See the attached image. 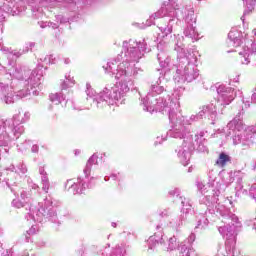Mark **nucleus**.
Masks as SVG:
<instances>
[{
    "mask_svg": "<svg viewBox=\"0 0 256 256\" xmlns=\"http://www.w3.org/2000/svg\"><path fill=\"white\" fill-rule=\"evenodd\" d=\"M43 74L37 70H27L21 66H11L0 82L1 101L13 105L17 99L39 95V85Z\"/></svg>",
    "mask_w": 256,
    "mask_h": 256,
    "instance_id": "1",
    "label": "nucleus"
},
{
    "mask_svg": "<svg viewBox=\"0 0 256 256\" xmlns=\"http://www.w3.org/2000/svg\"><path fill=\"white\" fill-rule=\"evenodd\" d=\"M145 53H147L145 39L140 42L133 39L125 40L122 44V52L103 65V69L115 79H126L135 85V79L143 73V69L135 66V63H139Z\"/></svg>",
    "mask_w": 256,
    "mask_h": 256,
    "instance_id": "2",
    "label": "nucleus"
},
{
    "mask_svg": "<svg viewBox=\"0 0 256 256\" xmlns=\"http://www.w3.org/2000/svg\"><path fill=\"white\" fill-rule=\"evenodd\" d=\"M175 102L171 103V107L168 111L169 121L171 123V129L169 130V137L173 139L185 138V141L195 138L191 132L187 129V125H193L195 121H201L203 117H208L212 125H215L217 120V106L213 103L204 105L201 107V111L198 114L191 115L190 117L181 115V90H174Z\"/></svg>",
    "mask_w": 256,
    "mask_h": 256,
    "instance_id": "3",
    "label": "nucleus"
},
{
    "mask_svg": "<svg viewBox=\"0 0 256 256\" xmlns=\"http://www.w3.org/2000/svg\"><path fill=\"white\" fill-rule=\"evenodd\" d=\"M181 4H179V0H168V2H164L162 7L154 14L150 16V18L146 21L147 27H151V25H155V19H164L167 25L159 27L161 33L158 35V39H162L158 43V51L157 59L160 64V67L163 69H167L171 63V58L167 55V52L163 50V45L167 43H171L169 37L173 33V28L181 25V18L179 14L181 13Z\"/></svg>",
    "mask_w": 256,
    "mask_h": 256,
    "instance_id": "4",
    "label": "nucleus"
},
{
    "mask_svg": "<svg viewBox=\"0 0 256 256\" xmlns=\"http://www.w3.org/2000/svg\"><path fill=\"white\" fill-rule=\"evenodd\" d=\"M184 37L174 35V50L177 52L175 83H193L199 78V68H197V55L193 50H185L183 44Z\"/></svg>",
    "mask_w": 256,
    "mask_h": 256,
    "instance_id": "5",
    "label": "nucleus"
},
{
    "mask_svg": "<svg viewBox=\"0 0 256 256\" xmlns=\"http://www.w3.org/2000/svg\"><path fill=\"white\" fill-rule=\"evenodd\" d=\"M117 81L116 85L112 88H104L102 91L97 93L90 83H86V95L87 101H92V107L97 109H103L108 105H114V103L123 105L125 103V97L131 88L133 87L132 82H129L125 78H115Z\"/></svg>",
    "mask_w": 256,
    "mask_h": 256,
    "instance_id": "6",
    "label": "nucleus"
},
{
    "mask_svg": "<svg viewBox=\"0 0 256 256\" xmlns=\"http://www.w3.org/2000/svg\"><path fill=\"white\" fill-rule=\"evenodd\" d=\"M167 83H169V78L167 77V73H165L151 85L147 96L141 99L143 111H147L148 113H153L155 111H159L160 113H169L171 104L175 103L176 97L174 96L175 92L172 96L166 95V98L160 96L161 93H165V91H167Z\"/></svg>",
    "mask_w": 256,
    "mask_h": 256,
    "instance_id": "7",
    "label": "nucleus"
},
{
    "mask_svg": "<svg viewBox=\"0 0 256 256\" xmlns=\"http://www.w3.org/2000/svg\"><path fill=\"white\" fill-rule=\"evenodd\" d=\"M224 224L218 227L220 235L226 239L225 244L217 243L214 249L215 254L212 256H236L239 255L237 250V235L243 229V223L239 220V216L232 215L230 222H223Z\"/></svg>",
    "mask_w": 256,
    "mask_h": 256,
    "instance_id": "8",
    "label": "nucleus"
},
{
    "mask_svg": "<svg viewBox=\"0 0 256 256\" xmlns=\"http://www.w3.org/2000/svg\"><path fill=\"white\" fill-rule=\"evenodd\" d=\"M226 137H232L233 145H242L243 149H249L256 145V126L245 129L241 115L236 116L224 128Z\"/></svg>",
    "mask_w": 256,
    "mask_h": 256,
    "instance_id": "9",
    "label": "nucleus"
},
{
    "mask_svg": "<svg viewBox=\"0 0 256 256\" xmlns=\"http://www.w3.org/2000/svg\"><path fill=\"white\" fill-rule=\"evenodd\" d=\"M254 41L249 39H241L242 34L238 30H231L228 33V47H234L235 53L239 55V61L242 65H249L253 55H256V30H254Z\"/></svg>",
    "mask_w": 256,
    "mask_h": 256,
    "instance_id": "10",
    "label": "nucleus"
},
{
    "mask_svg": "<svg viewBox=\"0 0 256 256\" xmlns=\"http://www.w3.org/2000/svg\"><path fill=\"white\" fill-rule=\"evenodd\" d=\"M26 219L27 221L32 219L35 223H43L45 219L52 221V223H61L57 207H55V202L51 197H46L43 202H39L37 205H31Z\"/></svg>",
    "mask_w": 256,
    "mask_h": 256,
    "instance_id": "11",
    "label": "nucleus"
},
{
    "mask_svg": "<svg viewBox=\"0 0 256 256\" xmlns=\"http://www.w3.org/2000/svg\"><path fill=\"white\" fill-rule=\"evenodd\" d=\"M205 132H200L199 134H195L194 138L189 139L188 141H185V137H182L183 143L182 145L178 146L175 150V153L177 154V157L184 167H187L191 161V153L197 149L198 151H201L202 153L207 151V147L203 144L205 141ZM180 139V138H176Z\"/></svg>",
    "mask_w": 256,
    "mask_h": 256,
    "instance_id": "12",
    "label": "nucleus"
},
{
    "mask_svg": "<svg viewBox=\"0 0 256 256\" xmlns=\"http://www.w3.org/2000/svg\"><path fill=\"white\" fill-rule=\"evenodd\" d=\"M99 156L97 154H93L87 161L86 166L83 170L84 177H78L76 182L73 180H67L66 187L69 185L68 190L71 191L74 195H81L83 192L87 191V189H93L95 187V183L93 182L95 177L89 178L91 175V168L93 165H99L98 162Z\"/></svg>",
    "mask_w": 256,
    "mask_h": 256,
    "instance_id": "13",
    "label": "nucleus"
},
{
    "mask_svg": "<svg viewBox=\"0 0 256 256\" xmlns=\"http://www.w3.org/2000/svg\"><path fill=\"white\" fill-rule=\"evenodd\" d=\"M180 203L182 205L181 215L179 217L171 216L169 210H164L161 212L162 219L160 220V225L156 227V229H167L170 227L171 229H175V231H179V227L183 225V221H186L189 212L193 205L191 204V199L180 196Z\"/></svg>",
    "mask_w": 256,
    "mask_h": 256,
    "instance_id": "14",
    "label": "nucleus"
},
{
    "mask_svg": "<svg viewBox=\"0 0 256 256\" xmlns=\"http://www.w3.org/2000/svg\"><path fill=\"white\" fill-rule=\"evenodd\" d=\"M198 190L204 195L201 199V203L206 207H211L213 203L219 201V196L225 193L227 184L221 180V178L210 179L208 184L205 185L203 182L197 183Z\"/></svg>",
    "mask_w": 256,
    "mask_h": 256,
    "instance_id": "15",
    "label": "nucleus"
},
{
    "mask_svg": "<svg viewBox=\"0 0 256 256\" xmlns=\"http://www.w3.org/2000/svg\"><path fill=\"white\" fill-rule=\"evenodd\" d=\"M80 0H27L28 5L32 11V17L35 19H41L45 15V9H53L57 6V3H69L75 6ZM87 5H91L93 0H82Z\"/></svg>",
    "mask_w": 256,
    "mask_h": 256,
    "instance_id": "16",
    "label": "nucleus"
},
{
    "mask_svg": "<svg viewBox=\"0 0 256 256\" xmlns=\"http://www.w3.org/2000/svg\"><path fill=\"white\" fill-rule=\"evenodd\" d=\"M148 243V251H159L160 249H163L164 251H175V249H180L181 242L177 241L176 236H171L167 239V242L165 241V238H163V235H153L150 236L147 240Z\"/></svg>",
    "mask_w": 256,
    "mask_h": 256,
    "instance_id": "17",
    "label": "nucleus"
},
{
    "mask_svg": "<svg viewBox=\"0 0 256 256\" xmlns=\"http://www.w3.org/2000/svg\"><path fill=\"white\" fill-rule=\"evenodd\" d=\"M231 207H233V200L229 198H225L221 202H215L209 209L214 215V219L216 217H222V223H230L231 216L236 215L235 213L231 212Z\"/></svg>",
    "mask_w": 256,
    "mask_h": 256,
    "instance_id": "18",
    "label": "nucleus"
},
{
    "mask_svg": "<svg viewBox=\"0 0 256 256\" xmlns=\"http://www.w3.org/2000/svg\"><path fill=\"white\" fill-rule=\"evenodd\" d=\"M27 8L23 2L15 3V0H0V23L7 19V15H21Z\"/></svg>",
    "mask_w": 256,
    "mask_h": 256,
    "instance_id": "19",
    "label": "nucleus"
},
{
    "mask_svg": "<svg viewBox=\"0 0 256 256\" xmlns=\"http://www.w3.org/2000/svg\"><path fill=\"white\" fill-rule=\"evenodd\" d=\"M15 131L13 130V120H0V147H9Z\"/></svg>",
    "mask_w": 256,
    "mask_h": 256,
    "instance_id": "20",
    "label": "nucleus"
},
{
    "mask_svg": "<svg viewBox=\"0 0 256 256\" xmlns=\"http://www.w3.org/2000/svg\"><path fill=\"white\" fill-rule=\"evenodd\" d=\"M218 93V99L213 105L216 106V113H217V107H226V105H229L233 99H235V90L231 87H227L225 85H220L217 88Z\"/></svg>",
    "mask_w": 256,
    "mask_h": 256,
    "instance_id": "21",
    "label": "nucleus"
},
{
    "mask_svg": "<svg viewBox=\"0 0 256 256\" xmlns=\"http://www.w3.org/2000/svg\"><path fill=\"white\" fill-rule=\"evenodd\" d=\"M92 251L96 253V255L102 256H127V248L125 245H117L115 248H111L109 244L104 248L100 249L99 246H92Z\"/></svg>",
    "mask_w": 256,
    "mask_h": 256,
    "instance_id": "22",
    "label": "nucleus"
},
{
    "mask_svg": "<svg viewBox=\"0 0 256 256\" xmlns=\"http://www.w3.org/2000/svg\"><path fill=\"white\" fill-rule=\"evenodd\" d=\"M29 117H31L29 112H19L18 114H15L13 118L6 119L7 121H13V131L16 139H19V136L23 133V131H25L23 123H27V121H29Z\"/></svg>",
    "mask_w": 256,
    "mask_h": 256,
    "instance_id": "23",
    "label": "nucleus"
},
{
    "mask_svg": "<svg viewBox=\"0 0 256 256\" xmlns=\"http://www.w3.org/2000/svg\"><path fill=\"white\" fill-rule=\"evenodd\" d=\"M33 47H35V43L29 42L24 46V48L22 50L21 49L13 50L8 47H2L1 51L3 53H5V55H7L8 59H19V57H21V55H25V53H29V51H31V49H33Z\"/></svg>",
    "mask_w": 256,
    "mask_h": 256,
    "instance_id": "24",
    "label": "nucleus"
},
{
    "mask_svg": "<svg viewBox=\"0 0 256 256\" xmlns=\"http://www.w3.org/2000/svg\"><path fill=\"white\" fill-rule=\"evenodd\" d=\"M208 211H206L204 214H200L197 216V225L195 226V231L197 229H200V231H203V229H207L209 226V221H215V216L211 209L207 207Z\"/></svg>",
    "mask_w": 256,
    "mask_h": 256,
    "instance_id": "25",
    "label": "nucleus"
},
{
    "mask_svg": "<svg viewBox=\"0 0 256 256\" xmlns=\"http://www.w3.org/2000/svg\"><path fill=\"white\" fill-rule=\"evenodd\" d=\"M69 21H75V18H67L63 15L56 16V22H38V25L41 29H45V27H51L52 29H59V25H63L64 23H69Z\"/></svg>",
    "mask_w": 256,
    "mask_h": 256,
    "instance_id": "26",
    "label": "nucleus"
},
{
    "mask_svg": "<svg viewBox=\"0 0 256 256\" xmlns=\"http://www.w3.org/2000/svg\"><path fill=\"white\" fill-rule=\"evenodd\" d=\"M39 175L41 181L42 191L44 193H49V189L51 188V182L49 181V174L45 171V167H39Z\"/></svg>",
    "mask_w": 256,
    "mask_h": 256,
    "instance_id": "27",
    "label": "nucleus"
},
{
    "mask_svg": "<svg viewBox=\"0 0 256 256\" xmlns=\"http://www.w3.org/2000/svg\"><path fill=\"white\" fill-rule=\"evenodd\" d=\"M183 33L185 37L192 39V41H197V39H199V32H197V28L193 24H187Z\"/></svg>",
    "mask_w": 256,
    "mask_h": 256,
    "instance_id": "28",
    "label": "nucleus"
},
{
    "mask_svg": "<svg viewBox=\"0 0 256 256\" xmlns=\"http://www.w3.org/2000/svg\"><path fill=\"white\" fill-rule=\"evenodd\" d=\"M179 254L176 256H194L195 248L185 245V242H181L180 248L178 249Z\"/></svg>",
    "mask_w": 256,
    "mask_h": 256,
    "instance_id": "29",
    "label": "nucleus"
},
{
    "mask_svg": "<svg viewBox=\"0 0 256 256\" xmlns=\"http://www.w3.org/2000/svg\"><path fill=\"white\" fill-rule=\"evenodd\" d=\"M184 20L187 25H193V23H196L197 18L195 17V10H193V8L186 10Z\"/></svg>",
    "mask_w": 256,
    "mask_h": 256,
    "instance_id": "30",
    "label": "nucleus"
},
{
    "mask_svg": "<svg viewBox=\"0 0 256 256\" xmlns=\"http://www.w3.org/2000/svg\"><path fill=\"white\" fill-rule=\"evenodd\" d=\"M242 1L247 7V9L244 11L243 16L241 17V21H243V23H245V16L249 15V13H251V11H253V9L255 8L256 0H242Z\"/></svg>",
    "mask_w": 256,
    "mask_h": 256,
    "instance_id": "31",
    "label": "nucleus"
},
{
    "mask_svg": "<svg viewBox=\"0 0 256 256\" xmlns=\"http://www.w3.org/2000/svg\"><path fill=\"white\" fill-rule=\"evenodd\" d=\"M75 85V78L71 76V73L65 74V79L61 84L62 89H69V87H73Z\"/></svg>",
    "mask_w": 256,
    "mask_h": 256,
    "instance_id": "32",
    "label": "nucleus"
},
{
    "mask_svg": "<svg viewBox=\"0 0 256 256\" xmlns=\"http://www.w3.org/2000/svg\"><path fill=\"white\" fill-rule=\"evenodd\" d=\"M7 171H15V173H21V175H25V173H27V165L21 162L17 165V169L15 168V165H10V167L7 168Z\"/></svg>",
    "mask_w": 256,
    "mask_h": 256,
    "instance_id": "33",
    "label": "nucleus"
},
{
    "mask_svg": "<svg viewBox=\"0 0 256 256\" xmlns=\"http://www.w3.org/2000/svg\"><path fill=\"white\" fill-rule=\"evenodd\" d=\"M229 161H231V157L222 152L220 153L219 158L216 160V165H218V167H225Z\"/></svg>",
    "mask_w": 256,
    "mask_h": 256,
    "instance_id": "34",
    "label": "nucleus"
},
{
    "mask_svg": "<svg viewBox=\"0 0 256 256\" xmlns=\"http://www.w3.org/2000/svg\"><path fill=\"white\" fill-rule=\"evenodd\" d=\"M65 100V97H63L62 93H54L50 94V101L54 103V105H60L62 101Z\"/></svg>",
    "mask_w": 256,
    "mask_h": 256,
    "instance_id": "35",
    "label": "nucleus"
},
{
    "mask_svg": "<svg viewBox=\"0 0 256 256\" xmlns=\"http://www.w3.org/2000/svg\"><path fill=\"white\" fill-rule=\"evenodd\" d=\"M31 145H33V142L31 140H26L22 144L17 145L18 151H20L21 153H25L27 149L31 148Z\"/></svg>",
    "mask_w": 256,
    "mask_h": 256,
    "instance_id": "36",
    "label": "nucleus"
},
{
    "mask_svg": "<svg viewBox=\"0 0 256 256\" xmlns=\"http://www.w3.org/2000/svg\"><path fill=\"white\" fill-rule=\"evenodd\" d=\"M52 56H45L43 58H40L41 63H45V65H53L57 63V61H52L51 60Z\"/></svg>",
    "mask_w": 256,
    "mask_h": 256,
    "instance_id": "37",
    "label": "nucleus"
},
{
    "mask_svg": "<svg viewBox=\"0 0 256 256\" xmlns=\"http://www.w3.org/2000/svg\"><path fill=\"white\" fill-rule=\"evenodd\" d=\"M167 135H169V131L167 134L158 136L154 142V145H161V143H163V141H167Z\"/></svg>",
    "mask_w": 256,
    "mask_h": 256,
    "instance_id": "38",
    "label": "nucleus"
},
{
    "mask_svg": "<svg viewBox=\"0 0 256 256\" xmlns=\"http://www.w3.org/2000/svg\"><path fill=\"white\" fill-rule=\"evenodd\" d=\"M249 196L256 202V183L252 184L249 189Z\"/></svg>",
    "mask_w": 256,
    "mask_h": 256,
    "instance_id": "39",
    "label": "nucleus"
},
{
    "mask_svg": "<svg viewBox=\"0 0 256 256\" xmlns=\"http://www.w3.org/2000/svg\"><path fill=\"white\" fill-rule=\"evenodd\" d=\"M39 232V225H32L31 228L27 231V235H35Z\"/></svg>",
    "mask_w": 256,
    "mask_h": 256,
    "instance_id": "40",
    "label": "nucleus"
},
{
    "mask_svg": "<svg viewBox=\"0 0 256 256\" xmlns=\"http://www.w3.org/2000/svg\"><path fill=\"white\" fill-rule=\"evenodd\" d=\"M12 207H16V209H21V207H25V203L21 202L19 199H14L12 201Z\"/></svg>",
    "mask_w": 256,
    "mask_h": 256,
    "instance_id": "41",
    "label": "nucleus"
},
{
    "mask_svg": "<svg viewBox=\"0 0 256 256\" xmlns=\"http://www.w3.org/2000/svg\"><path fill=\"white\" fill-rule=\"evenodd\" d=\"M20 197L21 199H23V201H26V199H29V197H31V194H29L27 191L22 190L20 192Z\"/></svg>",
    "mask_w": 256,
    "mask_h": 256,
    "instance_id": "42",
    "label": "nucleus"
},
{
    "mask_svg": "<svg viewBox=\"0 0 256 256\" xmlns=\"http://www.w3.org/2000/svg\"><path fill=\"white\" fill-rule=\"evenodd\" d=\"M28 185L31 189H39V185L33 183V180H31V178L27 179Z\"/></svg>",
    "mask_w": 256,
    "mask_h": 256,
    "instance_id": "43",
    "label": "nucleus"
},
{
    "mask_svg": "<svg viewBox=\"0 0 256 256\" xmlns=\"http://www.w3.org/2000/svg\"><path fill=\"white\" fill-rule=\"evenodd\" d=\"M195 239H196V236H195V233H191L188 238H187V241L190 245H193V243H195Z\"/></svg>",
    "mask_w": 256,
    "mask_h": 256,
    "instance_id": "44",
    "label": "nucleus"
},
{
    "mask_svg": "<svg viewBox=\"0 0 256 256\" xmlns=\"http://www.w3.org/2000/svg\"><path fill=\"white\" fill-rule=\"evenodd\" d=\"M30 147H31V153H39V145L32 144Z\"/></svg>",
    "mask_w": 256,
    "mask_h": 256,
    "instance_id": "45",
    "label": "nucleus"
},
{
    "mask_svg": "<svg viewBox=\"0 0 256 256\" xmlns=\"http://www.w3.org/2000/svg\"><path fill=\"white\" fill-rule=\"evenodd\" d=\"M180 190L179 188H175L174 190L169 191V195H179Z\"/></svg>",
    "mask_w": 256,
    "mask_h": 256,
    "instance_id": "46",
    "label": "nucleus"
},
{
    "mask_svg": "<svg viewBox=\"0 0 256 256\" xmlns=\"http://www.w3.org/2000/svg\"><path fill=\"white\" fill-rule=\"evenodd\" d=\"M251 101L252 103H256V93L252 94Z\"/></svg>",
    "mask_w": 256,
    "mask_h": 256,
    "instance_id": "47",
    "label": "nucleus"
},
{
    "mask_svg": "<svg viewBox=\"0 0 256 256\" xmlns=\"http://www.w3.org/2000/svg\"><path fill=\"white\" fill-rule=\"evenodd\" d=\"M64 63H65L66 65H69V64L71 63V60H69V58H66V59L64 60Z\"/></svg>",
    "mask_w": 256,
    "mask_h": 256,
    "instance_id": "48",
    "label": "nucleus"
},
{
    "mask_svg": "<svg viewBox=\"0 0 256 256\" xmlns=\"http://www.w3.org/2000/svg\"><path fill=\"white\" fill-rule=\"evenodd\" d=\"M244 105H245L246 109H247L248 107H251V104L249 103V101L244 102Z\"/></svg>",
    "mask_w": 256,
    "mask_h": 256,
    "instance_id": "49",
    "label": "nucleus"
},
{
    "mask_svg": "<svg viewBox=\"0 0 256 256\" xmlns=\"http://www.w3.org/2000/svg\"><path fill=\"white\" fill-rule=\"evenodd\" d=\"M48 57H51V61H56V60H55V55L50 54V55H48Z\"/></svg>",
    "mask_w": 256,
    "mask_h": 256,
    "instance_id": "50",
    "label": "nucleus"
},
{
    "mask_svg": "<svg viewBox=\"0 0 256 256\" xmlns=\"http://www.w3.org/2000/svg\"><path fill=\"white\" fill-rule=\"evenodd\" d=\"M75 155H81V150H75Z\"/></svg>",
    "mask_w": 256,
    "mask_h": 256,
    "instance_id": "51",
    "label": "nucleus"
},
{
    "mask_svg": "<svg viewBox=\"0 0 256 256\" xmlns=\"http://www.w3.org/2000/svg\"><path fill=\"white\" fill-rule=\"evenodd\" d=\"M111 179H113V180L115 181V179H117V175L112 174V175H111Z\"/></svg>",
    "mask_w": 256,
    "mask_h": 256,
    "instance_id": "52",
    "label": "nucleus"
},
{
    "mask_svg": "<svg viewBox=\"0 0 256 256\" xmlns=\"http://www.w3.org/2000/svg\"><path fill=\"white\" fill-rule=\"evenodd\" d=\"M12 193H14V195H17V191H15V189L11 188Z\"/></svg>",
    "mask_w": 256,
    "mask_h": 256,
    "instance_id": "53",
    "label": "nucleus"
},
{
    "mask_svg": "<svg viewBox=\"0 0 256 256\" xmlns=\"http://www.w3.org/2000/svg\"><path fill=\"white\" fill-rule=\"evenodd\" d=\"M73 109L75 110V111H81V109L80 108H77V107H73Z\"/></svg>",
    "mask_w": 256,
    "mask_h": 256,
    "instance_id": "54",
    "label": "nucleus"
},
{
    "mask_svg": "<svg viewBox=\"0 0 256 256\" xmlns=\"http://www.w3.org/2000/svg\"><path fill=\"white\" fill-rule=\"evenodd\" d=\"M112 227H117V223H115V222H112Z\"/></svg>",
    "mask_w": 256,
    "mask_h": 256,
    "instance_id": "55",
    "label": "nucleus"
},
{
    "mask_svg": "<svg viewBox=\"0 0 256 256\" xmlns=\"http://www.w3.org/2000/svg\"><path fill=\"white\" fill-rule=\"evenodd\" d=\"M103 157H107V154L106 153L102 154L101 159H103Z\"/></svg>",
    "mask_w": 256,
    "mask_h": 256,
    "instance_id": "56",
    "label": "nucleus"
},
{
    "mask_svg": "<svg viewBox=\"0 0 256 256\" xmlns=\"http://www.w3.org/2000/svg\"><path fill=\"white\" fill-rule=\"evenodd\" d=\"M104 180L105 181H109V178L106 176V177H104Z\"/></svg>",
    "mask_w": 256,
    "mask_h": 256,
    "instance_id": "57",
    "label": "nucleus"
},
{
    "mask_svg": "<svg viewBox=\"0 0 256 256\" xmlns=\"http://www.w3.org/2000/svg\"><path fill=\"white\" fill-rule=\"evenodd\" d=\"M252 168L255 170V168H256V164L255 163L253 164Z\"/></svg>",
    "mask_w": 256,
    "mask_h": 256,
    "instance_id": "58",
    "label": "nucleus"
},
{
    "mask_svg": "<svg viewBox=\"0 0 256 256\" xmlns=\"http://www.w3.org/2000/svg\"><path fill=\"white\" fill-rule=\"evenodd\" d=\"M28 240H29V237L26 236V241H28Z\"/></svg>",
    "mask_w": 256,
    "mask_h": 256,
    "instance_id": "59",
    "label": "nucleus"
},
{
    "mask_svg": "<svg viewBox=\"0 0 256 256\" xmlns=\"http://www.w3.org/2000/svg\"><path fill=\"white\" fill-rule=\"evenodd\" d=\"M199 3H201V1H203V0H197Z\"/></svg>",
    "mask_w": 256,
    "mask_h": 256,
    "instance_id": "60",
    "label": "nucleus"
},
{
    "mask_svg": "<svg viewBox=\"0 0 256 256\" xmlns=\"http://www.w3.org/2000/svg\"><path fill=\"white\" fill-rule=\"evenodd\" d=\"M2 174L0 173V181H1Z\"/></svg>",
    "mask_w": 256,
    "mask_h": 256,
    "instance_id": "61",
    "label": "nucleus"
},
{
    "mask_svg": "<svg viewBox=\"0 0 256 256\" xmlns=\"http://www.w3.org/2000/svg\"><path fill=\"white\" fill-rule=\"evenodd\" d=\"M5 151H6V153H7L9 150L5 149Z\"/></svg>",
    "mask_w": 256,
    "mask_h": 256,
    "instance_id": "62",
    "label": "nucleus"
},
{
    "mask_svg": "<svg viewBox=\"0 0 256 256\" xmlns=\"http://www.w3.org/2000/svg\"><path fill=\"white\" fill-rule=\"evenodd\" d=\"M7 185H8V187H9V182H7Z\"/></svg>",
    "mask_w": 256,
    "mask_h": 256,
    "instance_id": "63",
    "label": "nucleus"
},
{
    "mask_svg": "<svg viewBox=\"0 0 256 256\" xmlns=\"http://www.w3.org/2000/svg\"><path fill=\"white\" fill-rule=\"evenodd\" d=\"M106 1H111V0H106Z\"/></svg>",
    "mask_w": 256,
    "mask_h": 256,
    "instance_id": "64",
    "label": "nucleus"
}]
</instances>
